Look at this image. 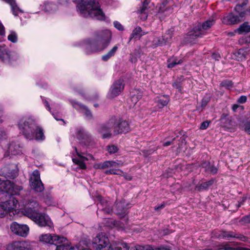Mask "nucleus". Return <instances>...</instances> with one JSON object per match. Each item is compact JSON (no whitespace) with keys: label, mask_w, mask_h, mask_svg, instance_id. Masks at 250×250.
Masks as SVG:
<instances>
[{"label":"nucleus","mask_w":250,"mask_h":250,"mask_svg":"<svg viewBox=\"0 0 250 250\" xmlns=\"http://www.w3.org/2000/svg\"><path fill=\"white\" fill-rule=\"evenodd\" d=\"M142 31V28L140 26L136 27L132 31L130 35V41L133 38H136Z\"/></svg>","instance_id":"nucleus-40"},{"label":"nucleus","mask_w":250,"mask_h":250,"mask_svg":"<svg viewBox=\"0 0 250 250\" xmlns=\"http://www.w3.org/2000/svg\"><path fill=\"white\" fill-rule=\"evenodd\" d=\"M164 45H165V42L164 41V39H163L162 36L155 37L152 41V45L154 47Z\"/></svg>","instance_id":"nucleus-36"},{"label":"nucleus","mask_w":250,"mask_h":250,"mask_svg":"<svg viewBox=\"0 0 250 250\" xmlns=\"http://www.w3.org/2000/svg\"><path fill=\"white\" fill-rule=\"evenodd\" d=\"M31 219L40 227L51 228L53 225V223L49 216L44 213H41V211Z\"/></svg>","instance_id":"nucleus-14"},{"label":"nucleus","mask_w":250,"mask_h":250,"mask_svg":"<svg viewBox=\"0 0 250 250\" xmlns=\"http://www.w3.org/2000/svg\"><path fill=\"white\" fill-rule=\"evenodd\" d=\"M5 36V28L0 21V42H2Z\"/></svg>","instance_id":"nucleus-44"},{"label":"nucleus","mask_w":250,"mask_h":250,"mask_svg":"<svg viewBox=\"0 0 250 250\" xmlns=\"http://www.w3.org/2000/svg\"><path fill=\"white\" fill-rule=\"evenodd\" d=\"M125 83L123 79H120L115 81L111 86L108 94L109 98H113L118 96L124 90Z\"/></svg>","instance_id":"nucleus-17"},{"label":"nucleus","mask_w":250,"mask_h":250,"mask_svg":"<svg viewBox=\"0 0 250 250\" xmlns=\"http://www.w3.org/2000/svg\"><path fill=\"white\" fill-rule=\"evenodd\" d=\"M217 249L224 250H237L236 248L229 247L228 245H220L219 246V247Z\"/></svg>","instance_id":"nucleus-47"},{"label":"nucleus","mask_w":250,"mask_h":250,"mask_svg":"<svg viewBox=\"0 0 250 250\" xmlns=\"http://www.w3.org/2000/svg\"><path fill=\"white\" fill-rule=\"evenodd\" d=\"M215 18L210 17L202 23H198L187 35L186 38L187 41L190 42H193L195 39L206 35L207 31L215 24Z\"/></svg>","instance_id":"nucleus-4"},{"label":"nucleus","mask_w":250,"mask_h":250,"mask_svg":"<svg viewBox=\"0 0 250 250\" xmlns=\"http://www.w3.org/2000/svg\"><path fill=\"white\" fill-rule=\"evenodd\" d=\"M133 250H152V247L150 246H146V247L139 246L136 247Z\"/></svg>","instance_id":"nucleus-54"},{"label":"nucleus","mask_w":250,"mask_h":250,"mask_svg":"<svg viewBox=\"0 0 250 250\" xmlns=\"http://www.w3.org/2000/svg\"><path fill=\"white\" fill-rule=\"evenodd\" d=\"M161 2L158 3L157 7L159 8V12L163 13L168 11L169 13L172 12L173 0H161Z\"/></svg>","instance_id":"nucleus-23"},{"label":"nucleus","mask_w":250,"mask_h":250,"mask_svg":"<svg viewBox=\"0 0 250 250\" xmlns=\"http://www.w3.org/2000/svg\"><path fill=\"white\" fill-rule=\"evenodd\" d=\"M22 189L21 186L16 185L8 180H4L0 178V192L5 194L6 197L11 195H18Z\"/></svg>","instance_id":"nucleus-5"},{"label":"nucleus","mask_w":250,"mask_h":250,"mask_svg":"<svg viewBox=\"0 0 250 250\" xmlns=\"http://www.w3.org/2000/svg\"><path fill=\"white\" fill-rule=\"evenodd\" d=\"M209 99L208 98H203V99L202 100V103H201V106L202 107H205L207 105V104L209 102Z\"/></svg>","instance_id":"nucleus-57"},{"label":"nucleus","mask_w":250,"mask_h":250,"mask_svg":"<svg viewBox=\"0 0 250 250\" xmlns=\"http://www.w3.org/2000/svg\"><path fill=\"white\" fill-rule=\"evenodd\" d=\"M210 123V122L208 121H205L201 123V126H200V129H206L208 128V127L209 125V124Z\"/></svg>","instance_id":"nucleus-56"},{"label":"nucleus","mask_w":250,"mask_h":250,"mask_svg":"<svg viewBox=\"0 0 250 250\" xmlns=\"http://www.w3.org/2000/svg\"><path fill=\"white\" fill-rule=\"evenodd\" d=\"M245 131L250 134V123H248L245 125Z\"/></svg>","instance_id":"nucleus-64"},{"label":"nucleus","mask_w":250,"mask_h":250,"mask_svg":"<svg viewBox=\"0 0 250 250\" xmlns=\"http://www.w3.org/2000/svg\"><path fill=\"white\" fill-rule=\"evenodd\" d=\"M172 86L173 87L177 89L179 92H182V88L181 83L180 82L177 81L174 82L172 83Z\"/></svg>","instance_id":"nucleus-50"},{"label":"nucleus","mask_w":250,"mask_h":250,"mask_svg":"<svg viewBox=\"0 0 250 250\" xmlns=\"http://www.w3.org/2000/svg\"><path fill=\"white\" fill-rule=\"evenodd\" d=\"M7 213L5 208L2 207V204L0 203V217H3Z\"/></svg>","instance_id":"nucleus-51"},{"label":"nucleus","mask_w":250,"mask_h":250,"mask_svg":"<svg viewBox=\"0 0 250 250\" xmlns=\"http://www.w3.org/2000/svg\"><path fill=\"white\" fill-rule=\"evenodd\" d=\"M97 199L99 201V203L98 204L99 209L100 207H102L101 210L107 214H110L112 212V209L109 206L108 203L106 200L103 199L100 196L97 197Z\"/></svg>","instance_id":"nucleus-25"},{"label":"nucleus","mask_w":250,"mask_h":250,"mask_svg":"<svg viewBox=\"0 0 250 250\" xmlns=\"http://www.w3.org/2000/svg\"><path fill=\"white\" fill-rule=\"evenodd\" d=\"M237 31L239 34L248 33L250 32V25L248 24L247 22H245L239 26L237 29Z\"/></svg>","instance_id":"nucleus-35"},{"label":"nucleus","mask_w":250,"mask_h":250,"mask_svg":"<svg viewBox=\"0 0 250 250\" xmlns=\"http://www.w3.org/2000/svg\"><path fill=\"white\" fill-rule=\"evenodd\" d=\"M109 161H106L103 163H99L95 164L94 165V167L96 169H104L110 167Z\"/></svg>","instance_id":"nucleus-38"},{"label":"nucleus","mask_w":250,"mask_h":250,"mask_svg":"<svg viewBox=\"0 0 250 250\" xmlns=\"http://www.w3.org/2000/svg\"><path fill=\"white\" fill-rule=\"evenodd\" d=\"M104 173L106 174H117V172H116V170L114 169H110L109 170H107L105 171Z\"/></svg>","instance_id":"nucleus-58"},{"label":"nucleus","mask_w":250,"mask_h":250,"mask_svg":"<svg viewBox=\"0 0 250 250\" xmlns=\"http://www.w3.org/2000/svg\"><path fill=\"white\" fill-rule=\"evenodd\" d=\"M30 186L35 191L40 192L43 190L44 186L40 179L38 170H35L30 178Z\"/></svg>","instance_id":"nucleus-12"},{"label":"nucleus","mask_w":250,"mask_h":250,"mask_svg":"<svg viewBox=\"0 0 250 250\" xmlns=\"http://www.w3.org/2000/svg\"><path fill=\"white\" fill-rule=\"evenodd\" d=\"M107 150L109 153L112 154L118 151V148L115 146H108L107 147Z\"/></svg>","instance_id":"nucleus-45"},{"label":"nucleus","mask_w":250,"mask_h":250,"mask_svg":"<svg viewBox=\"0 0 250 250\" xmlns=\"http://www.w3.org/2000/svg\"><path fill=\"white\" fill-rule=\"evenodd\" d=\"M14 195L7 196L8 200L2 202V207L5 208L7 213L12 212L13 214L16 212V208L18 205V201L13 196Z\"/></svg>","instance_id":"nucleus-19"},{"label":"nucleus","mask_w":250,"mask_h":250,"mask_svg":"<svg viewBox=\"0 0 250 250\" xmlns=\"http://www.w3.org/2000/svg\"><path fill=\"white\" fill-rule=\"evenodd\" d=\"M215 237L218 239L223 238L227 239H230L231 238H234L242 241H246L247 239V238L243 235L237 234L233 231L226 230L221 231V233Z\"/></svg>","instance_id":"nucleus-20"},{"label":"nucleus","mask_w":250,"mask_h":250,"mask_svg":"<svg viewBox=\"0 0 250 250\" xmlns=\"http://www.w3.org/2000/svg\"><path fill=\"white\" fill-rule=\"evenodd\" d=\"M7 39L8 41L13 43H16L18 40V37L17 34L13 31H11L10 34L8 36Z\"/></svg>","instance_id":"nucleus-41"},{"label":"nucleus","mask_w":250,"mask_h":250,"mask_svg":"<svg viewBox=\"0 0 250 250\" xmlns=\"http://www.w3.org/2000/svg\"><path fill=\"white\" fill-rule=\"evenodd\" d=\"M76 155L79 158H72L73 163L77 164L80 168L84 169L86 168V166L84 163V161L88 160V159L83 155V153L79 152L78 151L76 147H74Z\"/></svg>","instance_id":"nucleus-22"},{"label":"nucleus","mask_w":250,"mask_h":250,"mask_svg":"<svg viewBox=\"0 0 250 250\" xmlns=\"http://www.w3.org/2000/svg\"><path fill=\"white\" fill-rule=\"evenodd\" d=\"M40 211H41V207L39 204L36 201L32 200L25 204L22 212L25 216L31 219Z\"/></svg>","instance_id":"nucleus-8"},{"label":"nucleus","mask_w":250,"mask_h":250,"mask_svg":"<svg viewBox=\"0 0 250 250\" xmlns=\"http://www.w3.org/2000/svg\"><path fill=\"white\" fill-rule=\"evenodd\" d=\"M247 98L246 96H241L237 100V102L239 104H244L246 102Z\"/></svg>","instance_id":"nucleus-55"},{"label":"nucleus","mask_w":250,"mask_h":250,"mask_svg":"<svg viewBox=\"0 0 250 250\" xmlns=\"http://www.w3.org/2000/svg\"><path fill=\"white\" fill-rule=\"evenodd\" d=\"M109 162H110V164H109V165H110V167H118L120 165L119 163H118L115 161H109Z\"/></svg>","instance_id":"nucleus-60"},{"label":"nucleus","mask_w":250,"mask_h":250,"mask_svg":"<svg viewBox=\"0 0 250 250\" xmlns=\"http://www.w3.org/2000/svg\"><path fill=\"white\" fill-rule=\"evenodd\" d=\"M127 205L124 200L117 202L115 206L116 213L117 214L123 215L125 214Z\"/></svg>","instance_id":"nucleus-26"},{"label":"nucleus","mask_w":250,"mask_h":250,"mask_svg":"<svg viewBox=\"0 0 250 250\" xmlns=\"http://www.w3.org/2000/svg\"><path fill=\"white\" fill-rule=\"evenodd\" d=\"M241 21L238 16H235L232 13H229L222 19V22L226 24H234Z\"/></svg>","instance_id":"nucleus-24"},{"label":"nucleus","mask_w":250,"mask_h":250,"mask_svg":"<svg viewBox=\"0 0 250 250\" xmlns=\"http://www.w3.org/2000/svg\"><path fill=\"white\" fill-rule=\"evenodd\" d=\"M70 102L75 108L80 110L83 114V115H85L87 119L90 120L92 118V113L86 106L79 103L76 102L75 101L72 100L70 101Z\"/></svg>","instance_id":"nucleus-21"},{"label":"nucleus","mask_w":250,"mask_h":250,"mask_svg":"<svg viewBox=\"0 0 250 250\" xmlns=\"http://www.w3.org/2000/svg\"><path fill=\"white\" fill-rule=\"evenodd\" d=\"M212 58L216 61H218L220 58V55L218 53H213L211 56Z\"/></svg>","instance_id":"nucleus-61"},{"label":"nucleus","mask_w":250,"mask_h":250,"mask_svg":"<svg viewBox=\"0 0 250 250\" xmlns=\"http://www.w3.org/2000/svg\"><path fill=\"white\" fill-rule=\"evenodd\" d=\"M109 244V239L104 233L98 234L93 240V247L96 250L105 248Z\"/></svg>","instance_id":"nucleus-15"},{"label":"nucleus","mask_w":250,"mask_h":250,"mask_svg":"<svg viewBox=\"0 0 250 250\" xmlns=\"http://www.w3.org/2000/svg\"><path fill=\"white\" fill-rule=\"evenodd\" d=\"M0 174L6 178L14 179L18 175V169L14 164L5 166L0 169Z\"/></svg>","instance_id":"nucleus-16"},{"label":"nucleus","mask_w":250,"mask_h":250,"mask_svg":"<svg viewBox=\"0 0 250 250\" xmlns=\"http://www.w3.org/2000/svg\"><path fill=\"white\" fill-rule=\"evenodd\" d=\"M146 0H145L143 2V6L138 10V12L140 14V18L143 21L146 20L147 18V5L148 3Z\"/></svg>","instance_id":"nucleus-31"},{"label":"nucleus","mask_w":250,"mask_h":250,"mask_svg":"<svg viewBox=\"0 0 250 250\" xmlns=\"http://www.w3.org/2000/svg\"><path fill=\"white\" fill-rule=\"evenodd\" d=\"M56 246V250H69L71 249V248L70 247V245L68 244L66 241Z\"/></svg>","instance_id":"nucleus-39"},{"label":"nucleus","mask_w":250,"mask_h":250,"mask_svg":"<svg viewBox=\"0 0 250 250\" xmlns=\"http://www.w3.org/2000/svg\"><path fill=\"white\" fill-rule=\"evenodd\" d=\"M19 58L17 53L9 51L5 45H0V60L2 62L12 63L17 61Z\"/></svg>","instance_id":"nucleus-10"},{"label":"nucleus","mask_w":250,"mask_h":250,"mask_svg":"<svg viewBox=\"0 0 250 250\" xmlns=\"http://www.w3.org/2000/svg\"><path fill=\"white\" fill-rule=\"evenodd\" d=\"M140 54L139 51L134 53L133 54H131L129 61L132 63H136L137 62L138 59L140 58Z\"/></svg>","instance_id":"nucleus-43"},{"label":"nucleus","mask_w":250,"mask_h":250,"mask_svg":"<svg viewBox=\"0 0 250 250\" xmlns=\"http://www.w3.org/2000/svg\"><path fill=\"white\" fill-rule=\"evenodd\" d=\"M208 172L213 175L216 174L218 172V168L214 165H210Z\"/></svg>","instance_id":"nucleus-53"},{"label":"nucleus","mask_w":250,"mask_h":250,"mask_svg":"<svg viewBox=\"0 0 250 250\" xmlns=\"http://www.w3.org/2000/svg\"><path fill=\"white\" fill-rule=\"evenodd\" d=\"M165 206H166V204L164 203H162V204L155 207L154 209L156 211H158V210L164 208L165 207Z\"/></svg>","instance_id":"nucleus-59"},{"label":"nucleus","mask_w":250,"mask_h":250,"mask_svg":"<svg viewBox=\"0 0 250 250\" xmlns=\"http://www.w3.org/2000/svg\"><path fill=\"white\" fill-rule=\"evenodd\" d=\"M183 62L182 59H179L176 57H172L167 60V67L168 68H173L177 64H180Z\"/></svg>","instance_id":"nucleus-33"},{"label":"nucleus","mask_w":250,"mask_h":250,"mask_svg":"<svg viewBox=\"0 0 250 250\" xmlns=\"http://www.w3.org/2000/svg\"><path fill=\"white\" fill-rule=\"evenodd\" d=\"M113 25L114 27L119 31H123L124 29L122 25L118 21H114Z\"/></svg>","instance_id":"nucleus-52"},{"label":"nucleus","mask_w":250,"mask_h":250,"mask_svg":"<svg viewBox=\"0 0 250 250\" xmlns=\"http://www.w3.org/2000/svg\"><path fill=\"white\" fill-rule=\"evenodd\" d=\"M143 96V92L139 90H135L131 96L130 101L132 104L135 105Z\"/></svg>","instance_id":"nucleus-29"},{"label":"nucleus","mask_w":250,"mask_h":250,"mask_svg":"<svg viewBox=\"0 0 250 250\" xmlns=\"http://www.w3.org/2000/svg\"><path fill=\"white\" fill-rule=\"evenodd\" d=\"M221 85L227 89H230L233 86V83L229 80H225L221 83Z\"/></svg>","instance_id":"nucleus-42"},{"label":"nucleus","mask_w":250,"mask_h":250,"mask_svg":"<svg viewBox=\"0 0 250 250\" xmlns=\"http://www.w3.org/2000/svg\"><path fill=\"white\" fill-rule=\"evenodd\" d=\"M77 10L80 15L84 18L91 17L100 21L105 19L98 0H80Z\"/></svg>","instance_id":"nucleus-3"},{"label":"nucleus","mask_w":250,"mask_h":250,"mask_svg":"<svg viewBox=\"0 0 250 250\" xmlns=\"http://www.w3.org/2000/svg\"><path fill=\"white\" fill-rule=\"evenodd\" d=\"M42 101H43V103L45 105V106L46 107V108L48 109V111H49L50 112H51V107L50 106V105L48 103V102L46 100H42Z\"/></svg>","instance_id":"nucleus-63"},{"label":"nucleus","mask_w":250,"mask_h":250,"mask_svg":"<svg viewBox=\"0 0 250 250\" xmlns=\"http://www.w3.org/2000/svg\"><path fill=\"white\" fill-rule=\"evenodd\" d=\"M18 127L24 136L29 140L42 141L45 139L43 129L32 118H21L18 122Z\"/></svg>","instance_id":"nucleus-2"},{"label":"nucleus","mask_w":250,"mask_h":250,"mask_svg":"<svg viewBox=\"0 0 250 250\" xmlns=\"http://www.w3.org/2000/svg\"><path fill=\"white\" fill-rule=\"evenodd\" d=\"M55 7V5L52 3L47 2L45 4L44 9L46 11H51L53 8Z\"/></svg>","instance_id":"nucleus-49"},{"label":"nucleus","mask_w":250,"mask_h":250,"mask_svg":"<svg viewBox=\"0 0 250 250\" xmlns=\"http://www.w3.org/2000/svg\"><path fill=\"white\" fill-rule=\"evenodd\" d=\"M169 102V98L168 95H163L157 97L155 99V102L160 108H162L167 106Z\"/></svg>","instance_id":"nucleus-27"},{"label":"nucleus","mask_w":250,"mask_h":250,"mask_svg":"<svg viewBox=\"0 0 250 250\" xmlns=\"http://www.w3.org/2000/svg\"><path fill=\"white\" fill-rule=\"evenodd\" d=\"M116 117H111L106 123L100 125L98 131L102 135L103 139H109L114 135V125L116 124Z\"/></svg>","instance_id":"nucleus-6"},{"label":"nucleus","mask_w":250,"mask_h":250,"mask_svg":"<svg viewBox=\"0 0 250 250\" xmlns=\"http://www.w3.org/2000/svg\"><path fill=\"white\" fill-rule=\"evenodd\" d=\"M237 4L235 7V10L236 12H239L241 10L243 6L247 5L248 1V0H237Z\"/></svg>","instance_id":"nucleus-37"},{"label":"nucleus","mask_w":250,"mask_h":250,"mask_svg":"<svg viewBox=\"0 0 250 250\" xmlns=\"http://www.w3.org/2000/svg\"><path fill=\"white\" fill-rule=\"evenodd\" d=\"M75 135L82 145L88 146L94 143L93 139L90 134L83 127H77L75 129Z\"/></svg>","instance_id":"nucleus-7"},{"label":"nucleus","mask_w":250,"mask_h":250,"mask_svg":"<svg viewBox=\"0 0 250 250\" xmlns=\"http://www.w3.org/2000/svg\"><path fill=\"white\" fill-rule=\"evenodd\" d=\"M239 222L241 224H247L250 222V217L245 216L239 220Z\"/></svg>","instance_id":"nucleus-46"},{"label":"nucleus","mask_w":250,"mask_h":250,"mask_svg":"<svg viewBox=\"0 0 250 250\" xmlns=\"http://www.w3.org/2000/svg\"><path fill=\"white\" fill-rule=\"evenodd\" d=\"M118 49V45L114 46L106 54L102 56V60L104 62L108 61L110 58L115 55Z\"/></svg>","instance_id":"nucleus-32"},{"label":"nucleus","mask_w":250,"mask_h":250,"mask_svg":"<svg viewBox=\"0 0 250 250\" xmlns=\"http://www.w3.org/2000/svg\"><path fill=\"white\" fill-rule=\"evenodd\" d=\"M210 166V164L209 162H205L202 163L201 167L202 168H204V170L206 172H208Z\"/></svg>","instance_id":"nucleus-48"},{"label":"nucleus","mask_w":250,"mask_h":250,"mask_svg":"<svg viewBox=\"0 0 250 250\" xmlns=\"http://www.w3.org/2000/svg\"><path fill=\"white\" fill-rule=\"evenodd\" d=\"M40 241L43 244H50L55 245L61 244L67 241L66 238L57 235L51 234H42L39 237Z\"/></svg>","instance_id":"nucleus-9"},{"label":"nucleus","mask_w":250,"mask_h":250,"mask_svg":"<svg viewBox=\"0 0 250 250\" xmlns=\"http://www.w3.org/2000/svg\"><path fill=\"white\" fill-rule=\"evenodd\" d=\"M10 229L15 234L25 237L28 234L29 228L26 225L20 224L14 222L10 225Z\"/></svg>","instance_id":"nucleus-13"},{"label":"nucleus","mask_w":250,"mask_h":250,"mask_svg":"<svg viewBox=\"0 0 250 250\" xmlns=\"http://www.w3.org/2000/svg\"><path fill=\"white\" fill-rule=\"evenodd\" d=\"M213 183L214 180L213 179L210 180L206 182L201 183L195 187V189L199 191L207 190L208 189L209 187L212 185Z\"/></svg>","instance_id":"nucleus-28"},{"label":"nucleus","mask_w":250,"mask_h":250,"mask_svg":"<svg viewBox=\"0 0 250 250\" xmlns=\"http://www.w3.org/2000/svg\"><path fill=\"white\" fill-rule=\"evenodd\" d=\"M173 31L170 29L167 30L166 33L162 36L163 39H164V41L165 42V45L171 42L173 37Z\"/></svg>","instance_id":"nucleus-34"},{"label":"nucleus","mask_w":250,"mask_h":250,"mask_svg":"<svg viewBox=\"0 0 250 250\" xmlns=\"http://www.w3.org/2000/svg\"><path fill=\"white\" fill-rule=\"evenodd\" d=\"M115 122L114 135L126 133L130 130V126L127 121L116 118Z\"/></svg>","instance_id":"nucleus-18"},{"label":"nucleus","mask_w":250,"mask_h":250,"mask_svg":"<svg viewBox=\"0 0 250 250\" xmlns=\"http://www.w3.org/2000/svg\"><path fill=\"white\" fill-rule=\"evenodd\" d=\"M247 198L245 197H243L242 198L241 200L238 202V204L237 205V208L240 207L242 205H243L244 202L246 201Z\"/></svg>","instance_id":"nucleus-62"},{"label":"nucleus","mask_w":250,"mask_h":250,"mask_svg":"<svg viewBox=\"0 0 250 250\" xmlns=\"http://www.w3.org/2000/svg\"><path fill=\"white\" fill-rule=\"evenodd\" d=\"M8 152L11 155H20L21 153V150L18 144L11 143L8 147Z\"/></svg>","instance_id":"nucleus-30"},{"label":"nucleus","mask_w":250,"mask_h":250,"mask_svg":"<svg viewBox=\"0 0 250 250\" xmlns=\"http://www.w3.org/2000/svg\"><path fill=\"white\" fill-rule=\"evenodd\" d=\"M6 250H34L32 243L26 241H16L9 244Z\"/></svg>","instance_id":"nucleus-11"},{"label":"nucleus","mask_w":250,"mask_h":250,"mask_svg":"<svg viewBox=\"0 0 250 250\" xmlns=\"http://www.w3.org/2000/svg\"><path fill=\"white\" fill-rule=\"evenodd\" d=\"M94 38L84 41L85 52L89 55L105 49L109 44L112 35L108 29L97 31L94 33Z\"/></svg>","instance_id":"nucleus-1"}]
</instances>
